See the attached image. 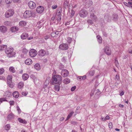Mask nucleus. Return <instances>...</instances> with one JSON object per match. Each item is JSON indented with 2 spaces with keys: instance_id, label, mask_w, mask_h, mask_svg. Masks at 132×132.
Wrapping results in <instances>:
<instances>
[{
  "instance_id": "f257e3e1",
  "label": "nucleus",
  "mask_w": 132,
  "mask_h": 132,
  "mask_svg": "<svg viewBox=\"0 0 132 132\" xmlns=\"http://www.w3.org/2000/svg\"><path fill=\"white\" fill-rule=\"evenodd\" d=\"M52 83H57L60 85L62 82V77L60 75H54L52 77Z\"/></svg>"
},
{
  "instance_id": "f03ea898",
  "label": "nucleus",
  "mask_w": 132,
  "mask_h": 132,
  "mask_svg": "<svg viewBox=\"0 0 132 132\" xmlns=\"http://www.w3.org/2000/svg\"><path fill=\"white\" fill-rule=\"evenodd\" d=\"M13 49L12 48H8L5 51V53L6 54L7 56L9 57H12L14 56L15 53L13 52Z\"/></svg>"
},
{
  "instance_id": "7ed1b4c3",
  "label": "nucleus",
  "mask_w": 132,
  "mask_h": 132,
  "mask_svg": "<svg viewBox=\"0 0 132 132\" xmlns=\"http://www.w3.org/2000/svg\"><path fill=\"white\" fill-rule=\"evenodd\" d=\"M33 14L32 12L28 10L26 11L23 14V16L25 18H30L32 16Z\"/></svg>"
},
{
  "instance_id": "20e7f679",
  "label": "nucleus",
  "mask_w": 132,
  "mask_h": 132,
  "mask_svg": "<svg viewBox=\"0 0 132 132\" xmlns=\"http://www.w3.org/2000/svg\"><path fill=\"white\" fill-rule=\"evenodd\" d=\"M59 48L61 50H66L68 49L69 46L68 44L66 43H62L60 45Z\"/></svg>"
},
{
  "instance_id": "39448f33",
  "label": "nucleus",
  "mask_w": 132,
  "mask_h": 132,
  "mask_svg": "<svg viewBox=\"0 0 132 132\" xmlns=\"http://www.w3.org/2000/svg\"><path fill=\"white\" fill-rule=\"evenodd\" d=\"M14 11L13 10L10 9L7 11L5 13V17L6 18H9L12 16L14 14Z\"/></svg>"
},
{
  "instance_id": "423d86ee",
  "label": "nucleus",
  "mask_w": 132,
  "mask_h": 132,
  "mask_svg": "<svg viewBox=\"0 0 132 132\" xmlns=\"http://www.w3.org/2000/svg\"><path fill=\"white\" fill-rule=\"evenodd\" d=\"M88 13L86 10L83 9L80 11L79 12V15L80 17L84 18L87 16Z\"/></svg>"
},
{
  "instance_id": "0eeeda50",
  "label": "nucleus",
  "mask_w": 132,
  "mask_h": 132,
  "mask_svg": "<svg viewBox=\"0 0 132 132\" xmlns=\"http://www.w3.org/2000/svg\"><path fill=\"white\" fill-rule=\"evenodd\" d=\"M37 53L36 50L33 49H31L29 52L30 55L32 57L35 56L37 54Z\"/></svg>"
},
{
  "instance_id": "6e6552de",
  "label": "nucleus",
  "mask_w": 132,
  "mask_h": 132,
  "mask_svg": "<svg viewBox=\"0 0 132 132\" xmlns=\"http://www.w3.org/2000/svg\"><path fill=\"white\" fill-rule=\"evenodd\" d=\"M61 75L63 77H65L68 76L69 74L68 71L65 69L62 70L61 73Z\"/></svg>"
},
{
  "instance_id": "1a4fd4ad",
  "label": "nucleus",
  "mask_w": 132,
  "mask_h": 132,
  "mask_svg": "<svg viewBox=\"0 0 132 132\" xmlns=\"http://www.w3.org/2000/svg\"><path fill=\"white\" fill-rule=\"evenodd\" d=\"M28 6L30 9H33L35 8L36 4L33 1H30L28 3Z\"/></svg>"
},
{
  "instance_id": "9d476101",
  "label": "nucleus",
  "mask_w": 132,
  "mask_h": 132,
  "mask_svg": "<svg viewBox=\"0 0 132 132\" xmlns=\"http://www.w3.org/2000/svg\"><path fill=\"white\" fill-rule=\"evenodd\" d=\"M44 10V9L43 6H40L37 8L36 11L37 13L41 14L43 12Z\"/></svg>"
},
{
  "instance_id": "9b49d317",
  "label": "nucleus",
  "mask_w": 132,
  "mask_h": 132,
  "mask_svg": "<svg viewBox=\"0 0 132 132\" xmlns=\"http://www.w3.org/2000/svg\"><path fill=\"white\" fill-rule=\"evenodd\" d=\"M105 52L108 55H110L111 54V51L109 47L107 46L105 47L104 48Z\"/></svg>"
},
{
  "instance_id": "f8f14e48",
  "label": "nucleus",
  "mask_w": 132,
  "mask_h": 132,
  "mask_svg": "<svg viewBox=\"0 0 132 132\" xmlns=\"http://www.w3.org/2000/svg\"><path fill=\"white\" fill-rule=\"evenodd\" d=\"M46 54V51L43 49H41L38 52V55L39 56H43Z\"/></svg>"
},
{
  "instance_id": "ddd939ff",
  "label": "nucleus",
  "mask_w": 132,
  "mask_h": 132,
  "mask_svg": "<svg viewBox=\"0 0 132 132\" xmlns=\"http://www.w3.org/2000/svg\"><path fill=\"white\" fill-rule=\"evenodd\" d=\"M7 30V29L6 27L4 26H1L0 27V30L2 33H5Z\"/></svg>"
},
{
  "instance_id": "4468645a",
  "label": "nucleus",
  "mask_w": 132,
  "mask_h": 132,
  "mask_svg": "<svg viewBox=\"0 0 132 132\" xmlns=\"http://www.w3.org/2000/svg\"><path fill=\"white\" fill-rule=\"evenodd\" d=\"M86 4H84L85 6H86V7H89L92 4V1H90L87 0L86 1Z\"/></svg>"
},
{
  "instance_id": "2eb2a0df",
  "label": "nucleus",
  "mask_w": 132,
  "mask_h": 132,
  "mask_svg": "<svg viewBox=\"0 0 132 132\" xmlns=\"http://www.w3.org/2000/svg\"><path fill=\"white\" fill-rule=\"evenodd\" d=\"M28 36L27 33H23L21 35V38L22 39H26Z\"/></svg>"
},
{
  "instance_id": "dca6fc26",
  "label": "nucleus",
  "mask_w": 132,
  "mask_h": 132,
  "mask_svg": "<svg viewBox=\"0 0 132 132\" xmlns=\"http://www.w3.org/2000/svg\"><path fill=\"white\" fill-rule=\"evenodd\" d=\"M29 77V75L27 73L24 74L22 75V78L23 80L24 81L27 80Z\"/></svg>"
},
{
  "instance_id": "f3484780",
  "label": "nucleus",
  "mask_w": 132,
  "mask_h": 132,
  "mask_svg": "<svg viewBox=\"0 0 132 132\" xmlns=\"http://www.w3.org/2000/svg\"><path fill=\"white\" fill-rule=\"evenodd\" d=\"M32 61L30 59H26L25 61V63L28 65H29L32 63Z\"/></svg>"
},
{
  "instance_id": "a211bd4d",
  "label": "nucleus",
  "mask_w": 132,
  "mask_h": 132,
  "mask_svg": "<svg viewBox=\"0 0 132 132\" xmlns=\"http://www.w3.org/2000/svg\"><path fill=\"white\" fill-rule=\"evenodd\" d=\"M24 85V83L23 82L21 81L19 82L18 84V87L20 89H22Z\"/></svg>"
},
{
  "instance_id": "6ab92c4d",
  "label": "nucleus",
  "mask_w": 132,
  "mask_h": 132,
  "mask_svg": "<svg viewBox=\"0 0 132 132\" xmlns=\"http://www.w3.org/2000/svg\"><path fill=\"white\" fill-rule=\"evenodd\" d=\"M19 94L18 91H15L13 93V96L15 98H18L19 97Z\"/></svg>"
},
{
  "instance_id": "aec40b11",
  "label": "nucleus",
  "mask_w": 132,
  "mask_h": 132,
  "mask_svg": "<svg viewBox=\"0 0 132 132\" xmlns=\"http://www.w3.org/2000/svg\"><path fill=\"white\" fill-rule=\"evenodd\" d=\"M111 18L109 15H106L104 17V19L107 22H109L111 21Z\"/></svg>"
},
{
  "instance_id": "412c9836",
  "label": "nucleus",
  "mask_w": 132,
  "mask_h": 132,
  "mask_svg": "<svg viewBox=\"0 0 132 132\" xmlns=\"http://www.w3.org/2000/svg\"><path fill=\"white\" fill-rule=\"evenodd\" d=\"M10 30L12 32H15L18 30V28L16 27H12L11 28Z\"/></svg>"
},
{
  "instance_id": "4be33fe9",
  "label": "nucleus",
  "mask_w": 132,
  "mask_h": 132,
  "mask_svg": "<svg viewBox=\"0 0 132 132\" xmlns=\"http://www.w3.org/2000/svg\"><path fill=\"white\" fill-rule=\"evenodd\" d=\"M26 22L23 21H21L19 22V25L21 26H24L26 24Z\"/></svg>"
},
{
  "instance_id": "5701e85b",
  "label": "nucleus",
  "mask_w": 132,
  "mask_h": 132,
  "mask_svg": "<svg viewBox=\"0 0 132 132\" xmlns=\"http://www.w3.org/2000/svg\"><path fill=\"white\" fill-rule=\"evenodd\" d=\"M18 120L19 122L23 123L26 124L27 123V121L25 120H23L20 118H19Z\"/></svg>"
},
{
  "instance_id": "b1692460",
  "label": "nucleus",
  "mask_w": 132,
  "mask_h": 132,
  "mask_svg": "<svg viewBox=\"0 0 132 132\" xmlns=\"http://www.w3.org/2000/svg\"><path fill=\"white\" fill-rule=\"evenodd\" d=\"M68 2L67 0H65L64 1V3L63 4V6L66 9L68 8Z\"/></svg>"
},
{
  "instance_id": "393cba45",
  "label": "nucleus",
  "mask_w": 132,
  "mask_h": 132,
  "mask_svg": "<svg viewBox=\"0 0 132 132\" xmlns=\"http://www.w3.org/2000/svg\"><path fill=\"white\" fill-rule=\"evenodd\" d=\"M7 84L10 87L12 88L13 87L14 85L13 84L12 80L9 81H7Z\"/></svg>"
},
{
  "instance_id": "a878e982",
  "label": "nucleus",
  "mask_w": 132,
  "mask_h": 132,
  "mask_svg": "<svg viewBox=\"0 0 132 132\" xmlns=\"http://www.w3.org/2000/svg\"><path fill=\"white\" fill-rule=\"evenodd\" d=\"M90 17L94 21H96L97 20V17L94 15V14H90Z\"/></svg>"
},
{
  "instance_id": "bb28decb",
  "label": "nucleus",
  "mask_w": 132,
  "mask_h": 132,
  "mask_svg": "<svg viewBox=\"0 0 132 132\" xmlns=\"http://www.w3.org/2000/svg\"><path fill=\"white\" fill-rule=\"evenodd\" d=\"M35 68L37 70H39L40 69V67L38 63L36 64L34 66Z\"/></svg>"
},
{
  "instance_id": "cd10ccee",
  "label": "nucleus",
  "mask_w": 132,
  "mask_h": 132,
  "mask_svg": "<svg viewBox=\"0 0 132 132\" xmlns=\"http://www.w3.org/2000/svg\"><path fill=\"white\" fill-rule=\"evenodd\" d=\"M70 79L68 78H66L63 80V82L65 84H68L70 83Z\"/></svg>"
},
{
  "instance_id": "c85d7f7f",
  "label": "nucleus",
  "mask_w": 132,
  "mask_h": 132,
  "mask_svg": "<svg viewBox=\"0 0 132 132\" xmlns=\"http://www.w3.org/2000/svg\"><path fill=\"white\" fill-rule=\"evenodd\" d=\"M7 46L6 45H2L0 46V51L5 49L7 48Z\"/></svg>"
},
{
  "instance_id": "c756f323",
  "label": "nucleus",
  "mask_w": 132,
  "mask_h": 132,
  "mask_svg": "<svg viewBox=\"0 0 132 132\" xmlns=\"http://www.w3.org/2000/svg\"><path fill=\"white\" fill-rule=\"evenodd\" d=\"M14 115L12 113H10L8 116V118L10 120H12L14 118Z\"/></svg>"
},
{
  "instance_id": "7c9ffc66",
  "label": "nucleus",
  "mask_w": 132,
  "mask_h": 132,
  "mask_svg": "<svg viewBox=\"0 0 132 132\" xmlns=\"http://www.w3.org/2000/svg\"><path fill=\"white\" fill-rule=\"evenodd\" d=\"M9 70L10 71L12 72V73H14L16 71L14 68L12 66L10 67H9Z\"/></svg>"
},
{
  "instance_id": "2f4dec72",
  "label": "nucleus",
  "mask_w": 132,
  "mask_h": 132,
  "mask_svg": "<svg viewBox=\"0 0 132 132\" xmlns=\"http://www.w3.org/2000/svg\"><path fill=\"white\" fill-rule=\"evenodd\" d=\"M74 113L73 112H70L68 115L67 117V118L65 120V121H67V120H68L72 116L73 114Z\"/></svg>"
},
{
  "instance_id": "473e14b6",
  "label": "nucleus",
  "mask_w": 132,
  "mask_h": 132,
  "mask_svg": "<svg viewBox=\"0 0 132 132\" xmlns=\"http://www.w3.org/2000/svg\"><path fill=\"white\" fill-rule=\"evenodd\" d=\"M57 15V21H60L61 19V15L60 13H59L58 14L57 13H56Z\"/></svg>"
},
{
  "instance_id": "72a5a7b5",
  "label": "nucleus",
  "mask_w": 132,
  "mask_h": 132,
  "mask_svg": "<svg viewBox=\"0 0 132 132\" xmlns=\"http://www.w3.org/2000/svg\"><path fill=\"white\" fill-rule=\"evenodd\" d=\"M75 99H76V101L78 102L80 101L81 100V97L77 95L75 97Z\"/></svg>"
},
{
  "instance_id": "f704fd0d",
  "label": "nucleus",
  "mask_w": 132,
  "mask_h": 132,
  "mask_svg": "<svg viewBox=\"0 0 132 132\" xmlns=\"http://www.w3.org/2000/svg\"><path fill=\"white\" fill-rule=\"evenodd\" d=\"M10 126L9 125H6L4 127V129L5 130L8 131L10 129Z\"/></svg>"
},
{
  "instance_id": "c9c22d12",
  "label": "nucleus",
  "mask_w": 132,
  "mask_h": 132,
  "mask_svg": "<svg viewBox=\"0 0 132 132\" xmlns=\"http://www.w3.org/2000/svg\"><path fill=\"white\" fill-rule=\"evenodd\" d=\"M97 38L98 39V42L100 43H102V39L101 37L99 35L97 36Z\"/></svg>"
},
{
  "instance_id": "e433bc0d",
  "label": "nucleus",
  "mask_w": 132,
  "mask_h": 132,
  "mask_svg": "<svg viewBox=\"0 0 132 132\" xmlns=\"http://www.w3.org/2000/svg\"><path fill=\"white\" fill-rule=\"evenodd\" d=\"M55 90L57 92H58L60 90V86L59 85H55L54 86Z\"/></svg>"
},
{
  "instance_id": "4c0bfd02",
  "label": "nucleus",
  "mask_w": 132,
  "mask_h": 132,
  "mask_svg": "<svg viewBox=\"0 0 132 132\" xmlns=\"http://www.w3.org/2000/svg\"><path fill=\"white\" fill-rule=\"evenodd\" d=\"M114 63H115L116 66L117 67H119V63L118 62V61L117 58H116L115 60V62Z\"/></svg>"
},
{
  "instance_id": "58836bf2",
  "label": "nucleus",
  "mask_w": 132,
  "mask_h": 132,
  "mask_svg": "<svg viewBox=\"0 0 132 132\" xmlns=\"http://www.w3.org/2000/svg\"><path fill=\"white\" fill-rule=\"evenodd\" d=\"M4 24L6 26H10V22L9 21H6L4 23Z\"/></svg>"
},
{
  "instance_id": "ea45409f",
  "label": "nucleus",
  "mask_w": 132,
  "mask_h": 132,
  "mask_svg": "<svg viewBox=\"0 0 132 132\" xmlns=\"http://www.w3.org/2000/svg\"><path fill=\"white\" fill-rule=\"evenodd\" d=\"M72 40V38H71L69 37L67 38V42L69 43H70Z\"/></svg>"
},
{
  "instance_id": "a19ab883",
  "label": "nucleus",
  "mask_w": 132,
  "mask_h": 132,
  "mask_svg": "<svg viewBox=\"0 0 132 132\" xmlns=\"http://www.w3.org/2000/svg\"><path fill=\"white\" fill-rule=\"evenodd\" d=\"M12 77L11 75H9L7 77V81H12Z\"/></svg>"
},
{
  "instance_id": "79ce46f5",
  "label": "nucleus",
  "mask_w": 132,
  "mask_h": 132,
  "mask_svg": "<svg viewBox=\"0 0 132 132\" xmlns=\"http://www.w3.org/2000/svg\"><path fill=\"white\" fill-rule=\"evenodd\" d=\"M49 84V82L48 80H46L44 82V85L46 87Z\"/></svg>"
},
{
  "instance_id": "37998d69",
  "label": "nucleus",
  "mask_w": 132,
  "mask_h": 132,
  "mask_svg": "<svg viewBox=\"0 0 132 132\" xmlns=\"http://www.w3.org/2000/svg\"><path fill=\"white\" fill-rule=\"evenodd\" d=\"M28 52V51L25 48H23L22 51L23 53L24 54H26Z\"/></svg>"
},
{
  "instance_id": "c03bdc74",
  "label": "nucleus",
  "mask_w": 132,
  "mask_h": 132,
  "mask_svg": "<svg viewBox=\"0 0 132 132\" xmlns=\"http://www.w3.org/2000/svg\"><path fill=\"white\" fill-rule=\"evenodd\" d=\"M5 2L7 4H10L12 2L11 0H5Z\"/></svg>"
},
{
  "instance_id": "a18cd8bd",
  "label": "nucleus",
  "mask_w": 132,
  "mask_h": 132,
  "mask_svg": "<svg viewBox=\"0 0 132 132\" xmlns=\"http://www.w3.org/2000/svg\"><path fill=\"white\" fill-rule=\"evenodd\" d=\"M80 107L79 106H78L76 110V113H78L80 112Z\"/></svg>"
},
{
  "instance_id": "49530a36",
  "label": "nucleus",
  "mask_w": 132,
  "mask_h": 132,
  "mask_svg": "<svg viewBox=\"0 0 132 132\" xmlns=\"http://www.w3.org/2000/svg\"><path fill=\"white\" fill-rule=\"evenodd\" d=\"M94 71H91L89 72V74L90 76H93L94 75Z\"/></svg>"
},
{
  "instance_id": "de8ad7c7",
  "label": "nucleus",
  "mask_w": 132,
  "mask_h": 132,
  "mask_svg": "<svg viewBox=\"0 0 132 132\" xmlns=\"http://www.w3.org/2000/svg\"><path fill=\"white\" fill-rule=\"evenodd\" d=\"M11 106L13 105L14 104V102L13 101H10L9 102Z\"/></svg>"
},
{
  "instance_id": "09e8293b",
  "label": "nucleus",
  "mask_w": 132,
  "mask_h": 132,
  "mask_svg": "<svg viewBox=\"0 0 132 132\" xmlns=\"http://www.w3.org/2000/svg\"><path fill=\"white\" fill-rule=\"evenodd\" d=\"M4 71V69L3 68H2L0 69V74L2 75Z\"/></svg>"
},
{
  "instance_id": "8fccbe9b",
  "label": "nucleus",
  "mask_w": 132,
  "mask_h": 132,
  "mask_svg": "<svg viewBox=\"0 0 132 132\" xmlns=\"http://www.w3.org/2000/svg\"><path fill=\"white\" fill-rule=\"evenodd\" d=\"M3 101H7V100L6 99L4 98H0V104L1 103H2Z\"/></svg>"
},
{
  "instance_id": "3c124183",
  "label": "nucleus",
  "mask_w": 132,
  "mask_h": 132,
  "mask_svg": "<svg viewBox=\"0 0 132 132\" xmlns=\"http://www.w3.org/2000/svg\"><path fill=\"white\" fill-rule=\"evenodd\" d=\"M74 15V11L73 10H72L70 17L71 18Z\"/></svg>"
},
{
  "instance_id": "603ef678",
  "label": "nucleus",
  "mask_w": 132,
  "mask_h": 132,
  "mask_svg": "<svg viewBox=\"0 0 132 132\" xmlns=\"http://www.w3.org/2000/svg\"><path fill=\"white\" fill-rule=\"evenodd\" d=\"M87 22L88 23L90 24H93V22L91 20H88L87 21Z\"/></svg>"
},
{
  "instance_id": "864d4df0",
  "label": "nucleus",
  "mask_w": 132,
  "mask_h": 132,
  "mask_svg": "<svg viewBox=\"0 0 132 132\" xmlns=\"http://www.w3.org/2000/svg\"><path fill=\"white\" fill-rule=\"evenodd\" d=\"M119 76L118 74H117L116 75V76L115 77V79L116 80L119 81Z\"/></svg>"
},
{
  "instance_id": "5fc2aeb1",
  "label": "nucleus",
  "mask_w": 132,
  "mask_h": 132,
  "mask_svg": "<svg viewBox=\"0 0 132 132\" xmlns=\"http://www.w3.org/2000/svg\"><path fill=\"white\" fill-rule=\"evenodd\" d=\"M55 32H53L51 33V36L52 37H57V36H56L55 34Z\"/></svg>"
},
{
  "instance_id": "6e6d98bb",
  "label": "nucleus",
  "mask_w": 132,
  "mask_h": 132,
  "mask_svg": "<svg viewBox=\"0 0 132 132\" xmlns=\"http://www.w3.org/2000/svg\"><path fill=\"white\" fill-rule=\"evenodd\" d=\"M17 110L19 113H20L21 112V110L18 106H17L16 107Z\"/></svg>"
},
{
  "instance_id": "4d7b16f0",
  "label": "nucleus",
  "mask_w": 132,
  "mask_h": 132,
  "mask_svg": "<svg viewBox=\"0 0 132 132\" xmlns=\"http://www.w3.org/2000/svg\"><path fill=\"white\" fill-rule=\"evenodd\" d=\"M109 127L110 128H112V122H110L109 123Z\"/></svg>"
},
{
  "instance_id": "13d9d810",
  "label": "nucleus",
  "mask_w": 132,
  "mask_h": 132,
  "mask_svg": "<svg viewBox=\"0 0 132 132\" xmlns=\"http://www.w3.org/2000/svg\"><path fill=\"white\" fill-rule=\"evenodd\" d=\"M13 2L15 3H19L20 2V0H12Z\"/></svg>"
},
{
  "instance_id": "bf43d9fd",
  "label": "nucleus",
  "mask_w": 132,
  "mask_h": 132,
  "mask_svg": "<svg viewBox=\"0 0 132 132\" xmlns=\"http://www.w3.org/2000/svg\"><path fill=\"white\" fill-rule=\"evenodd\" d=\"M77 79L78 80L80 81L82 79H83V77H81V76H79L78 77Z\"/></svg>"
},
{
  "instance_id": "052dcab7",
  "label": "nucleus",
  "mask_w": 132,
  "mask_h": 132,
  "mask_svg": "<svg viewBox=\"0 0 132 132\" xmlns=\"http://www.w3.org/2000/svg\"><path fill=\"white\" fill-rule=\"evenodd\" d=\"M50 36L49 35H46L44 37V39L45 40H47L49 38Z\"/></svg>"
},
{
  "instance_id": "680f3d73",
  "label": "nucleus",
  "mask_w": 132,
  "mask_h": 132,
  "mask_svg": "<svg viewBox=\"0 0 132 132\" xmlns=\"http://www.w3.org/2000/svg\"><path fill=\"white\" fill-rule=\"evenodd\" d=\"M57 7V5H53L52 7V9H55Z\"/></svg>"
},
{
  "instance_id": "e2e57ef3",
  "label": "nucleus",
  "mask_w": 132,
  "mask_h": 132,
  "mask_svg": "<svg viewBox=\"0 0 132 132\" xmlns=\"http://www.w3.org/2000/svg\"><path fill=\"white\" fill-rule=\"evenodd\" d=\"M5 78L3 76H1L0 77V80H5Z\"/></svg>"
},
{
  "instance_id": "0e129e2a",
  "label": "nucleus",
  "mask_w": 132,
  "mask_h": 132,
  "mask_svg": "<svg viewBox=\"0 0 132 132\" xmlns=\"http://www.w3.org/2000/svg\"><path fill=\"white\" fill-rule=\"evenodd\" d=\"M22 94L23 95L26 96L27 95V93L25 92H22Z\"/></svg>"
},
{
  "instance_id": "69168bd1",
  "label": "nucleus",
  "mask_w": 132,
  "mask_h": 132,
  "mask_svg": "<svg viewBox=\"0 0 132 132\" xmlns=\"http://www.w3.org/2000/svg\"><path fill=\"white\" fill-rule=\"evenodd\" d=\"M105 119L106 120H108L109 119V117L108 116H106Z\"/></svg>"
},
{
  "instance_id": "338daca9",
  "label": "nucleus",
  "mask_w": 132,
  "mask_h": 132,
  "mask_svg": "<svg viewBox=\"0 0 132 132\" xmlns=\"http://www.w3.org/2000/svg\"><path fill=\"white\" fill-rule=\"evenodd\" d=\"M124 94V92L123 91H122L120 94V96H122Z\"/></svg>"
},
{
  "instance_id": "774afa93",
  "label": "nucleus",
  "mask_w": 132,
  "mask_h": 132,
  "mask_svg": "<svg viewBox=\"0 0 132 132\" xmlns=\"http://www.w3.org/2000/svg\"><path fill=\"white\" fill-rule=\"evenodd\" d=\"M55 18V16H53L51 20H54Z\"/></svg>"
}]
</instances>
